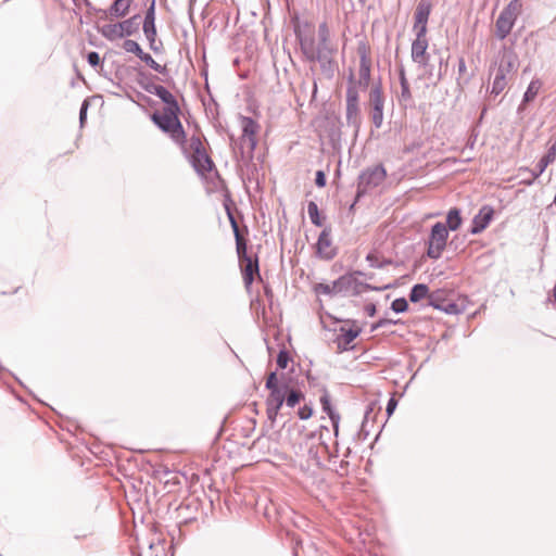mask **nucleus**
I'll use <instances>...</instances> for the list:
<instances>
[{
    "mask_svg": "<svg viewBox=\"0 0 556 556\" xmlns=\"http://www.w3.org/2000/svg\"><path fill=\"white\" fill-rule=\"evenodd\" d=\"M227 213L236 238V249L240 263L243 282L245 288L249 289L254 281V276L256 275L260 277L258 260L256 256L252 257L248 255L247 240L242 236L238 223L232 213L229 211V208H227Z\"/></svg>",
    "mask_w": 556,
    "mask_h": 556,
    "instance_id": "obj_1",
    "label": "nucleus"
},
{
    "mask_svg": "<svg viewBox=\"0 0 556 556\" xmlns=\"http://www.w3.org/2000/svg\"><path fill=\"white\" fill-rule=\"evenodd\" d=\"M182 154L190 160L194 169L201 175L206 176L211 173L214 164L208 156L202 137L199 132H193L179 146Z\"/></svg>",
    "mask_w": 556,
    "mask_h": 556,
    "instance_id": "obj_2",
    "label": "nucleus"
},
{
    "mask_svg": "<svg viewBox=\"0 0 556 556\" xmlns=\"http://www.w3.org/2000/svg\"><path fill=\"white\" fill-rule=\"evenodd\" d=\"M179 108H163L151 115L153 123L166 132L178 147L189 138L179 119Z\"/></svg>",
    "mask_w": 556,
    "mask_h": 556,
    "instance_id": "obj_3",
    "label": "nucleus"
},
{
    "mask_svg": "<svg viewBox=\"0 0 556 556\" xmlns=\"http://www.w3.org/2000/svg\"><path fill=\"white\" fill-rule=\"evenodd\" d=\"M520 11L521 3L518 0H513L501 12L495 23L496 36L500 39H504L510 33Z\"/></svg>",
    "mask_w": 556,
    "mask_h": 556,
    "instance_id": "obj_4",
    "label": "nucleus"
},
{
    "mask_svg": "<svg viewBox=\"0 0 556 556\" xmlns=\"http://www.w3.org/2000/svg\"><path fill=\"white\" fill-rule=\"evenodd\" d=\"M447 238V227L443 223L434 224L429 236L427 255L430 258H439L446 247Z\"/></svg>",
    "mask_w": 556,
    "mask_h": 556,
    "instance_id": "obj_5",
    "label": "nucleus"
},
{
    "mask_svg": "<svg viewBox=\"0 0 556 556\" xmlns=\"http://www.w3.org/2000/svg\"><path fill=\"white\" fill-rule=\"evenodd\" d=\"M495 211L490 205H483L472 218L470 233L478 235L488 228L494 218Z\"/></svg>",
    "mask_w": 556,
    "mask_h": 556,
    "instance_id": "obj_6",
    "label": "nucleus"
},
{
    "mask_svg": "<svg viewBox=\"0 0 556 556\" xmlns=\"http://www.w3.org/2000/svg\"><path fill=\"white\" fill-rule=\"evenodd\" d=\"M352 283V278L342 276L332 283H317L314 286V292L317 295H334L345 290Z\"/></svg>",
    "mask_w": 556,
    "mask_h": 556,
    "instance_id": "obj_7",
    "label": "nucleus"
},
{
    "mask_svg": "<svg viewBox=\"0 0 556 556\" xmlns=\"http://www.w3.org/2000/svg\"><path fill=\"white\" fill-rule=\"evenodd\" d=\"M286 400V390L283 388L269 391L266 399L267 417L274 421Z\"/></svg>",
    "mask_w": 556,
    "mask_h": 556,
    "instance_id": "obj_8",
    "label": "nucleus"
},
{
    "mask_svg": "<svg viewBox=\"0 0 556 556\" xmlns=\"http://www.w3.org/2000/svg\"><path fill=\"white\" fill-rule=\"evenodd\" d=\"M369 103L371 108L370 116L372 123L377 128H379L383 121V98L379 88L371 89Z\"/></svg>",
    "mask_w": 556,
    "mask_h": 556,
    "instance_id": "obj_9",
    "label": "nucleus"
},
{
    "mask_svg": "<svg viewBox=\"0 0 556 556\" xmlns=\"http://www.w3.org/2000/svg\"><path fill=\"white\" fill-rule=\"evenodd\" d=\"M387 177V172L382 165H376L367 168L361 175V185L365 188L377 187L381 185Z\"/></svg>",
    "mask_w": 556,
    "mask_h": 556,
    "instance_id": "obj_10",
    "label": "nucleus"
},
{
    "mask_svg": "<svg viewBox=\"0 0 556 556\" xmlns=\"http://www.w3.org/2000/svg\"><path fill=\"white\" fill-rule=\"evenodd\" d=\"M346 119L353 125L359 123L358 92L354 86L346 90Z\"/></svg>",
    "mask_w": 556,
    "mask_h": 556,
    "instance_id": "obj_11",
    "label": "nucleus"
},
{
    "mask_svg": "<svg viewBox=\"0 0 556 556\" xmlns=\"http://www.w3.org/2000/svg\"><path fill=\"white\" fill-rule=\"evenodd\" d=\"M242 140L253 150L256 146V136L260 130V125L251 117H241Z\"/></svg>",
    "mask_w": 556,
    "mask_h": 556,
    "instance_id": "obj_12",
    "label": "nucleus"
},
{
    "mask_svg": "<svg viewBox=\"0 0 556 556\" xmlns=\"http://www.w3.org/2000/svg\"><path fill=\"white\" fill-rule=\"evenodd\" d=\"M317 254L323 257L330 260L336 255V248L332 244L330 238V230L324 229L316 243Z\"/></svg>",
    "mask_w": 556,
    "mask_h": 556,
    "instance_id": "obj_13",
    "label": "nucleus"
},
{
    "mask_svg": "<svg viewBox=\"0 0 556 556\" xmlns=\"http://www.w3.org/2000/svg\"><path fill=\"white\" fill-rule=\"evenodd\" d=\"M361 329L356 326L345 327L342 326L337 336V344L340 350H349L352 348V342L358 337Z\"/></svg>",
    "mask_w": 556,
    "mask_h": 556,
    "instance_id": "obj_14",
    "label": "nucleus"
},
{
    "mask_svg": "<svg viewBox=\"0 0 556 556\" xmlns=\"http://www.w3.org/2000/svg\"><path fill=\"white\" fill-rule=\"evenodd\" d=\"M428 39L415 38L412 43V59L414 62L425 66L429 62V54L427 53Z\"/></svg>",
    "mask_w": 556,
    "mask_h": 556,
    "instance_id": "obj_15",
    "label": "nucleus"
},
{
    "mask_svg": "<svg viewBox=\"0 0 556 556\" xmlns=\"http://www.w3.org/2000/svg\"><path fill=\"white\" fill-rule=\"evenodd\" d=\"M139 20H140V16L139 15H135L128 20H125L116 25H114V33L117 34L118 36H129L131 35L134 31L137 30L138 26H139Z\"/></svg>",
    "mask_w": 556,
    "mask_h": 556,
    "instance_id": "obj_16",
    "label": "nucleus"
},
{
    "mask_svg": "<svg viewBox=\"0 0 556 556\" xmlns=\"http://www.w3.org/2000/svg\"><path fill=\"white\" fill-rule=\"evenodd\" d=\"M154 9H155V1L152 0L151 5L147 12L144 23H143V31L147 36V38L151 41L154 40L156 36V29L154 25Z\"/></svg>",
    "mask_w": 556,
    "mask_h": 556,
    "instance_id": "obj_17",
    "label": "nucleus"
},
{
    "mask_svg": "<svg viewBox=\"0 0 556 556\" xmlns=\"http://www.w3.org/2000/svg\"><path fill=\"white\" fill-rule=\"evenodd\" d=\"M431 3L429 0H420L414 13V23H427L431 13Z\"/></svg>",
    "mask_w": 556,
    "mask_h": 556,
    "instance_id": "obj_18",
    "label": "nucleus"
},
{
    "mask_svg": "<svg viewBox=\"0 0 556 556\" xmlns=\"http://www.w3.org/2000/svg\"><path fill=\"white\" fill-rule=\"evenodd\" d=\"M131 0H115L110 8V14L115 17H124L130 8Z\"/></svg>",
    "mask_w": 556,
    "mask_h": 556,
    "instance_id": "obj_19",
    "label": "nucleus"
},
{
    "mask_svg": "<svg viewBox=\"0 0 556 556\" xmlns=\"http://www.w3.org/2000/svg\"><path fill=\"white\" fill-rule=\"evenodd\" d=\"M155 94L165 103L164 108H179L174 94L163 86L155 88Z\"/></svg>",
    "mask_w": 556,
    "mask_h": 556,
    "instance_id": "obj_20",
    "label": "nucleus"
},
{
    "mask_svg": "<svg viewBox=\"0 0 556 556\" xmlns=\"http://www.w3.org/2000/svg\"><path fill=\"white\" fill-rule=\"evenodd\" d=\"M462 216L458 208H451L447 213L446 223L447 230L451 229L453 231L457 230L462 225Z\"/></svg>",
    "mask_w": 556,
    "mask_h": 556,
    "instance_id": "obj_21",
    "label": "nucleus"
},
{
    "mask_svg": "<svg viewBox=\"0 0 556 556\" xmlns=\"http://www.w3.org/2000/svg\"><path fill=\"white\" fill-rule=\"evenodd\" d=\"M429 293V288L424 283L415 285L409 293V300L414 303L425 299Z\"/></svg>",
    "mask_w": 556,
    "mask_h": 556,
    "instance_id": "obj_22",
    "label": "nucleus"
},
{
    "mask_svg": "<svg viewBox=\"0 0 556 556\" xmlns=\"http://www.w3.org/2000/svg\"><path fill=\"white\" fill-rule=\"evenodd\" d=\"M541 87H542V81L541 80H539V79L532 80L529 84L528 89H527V91L525 93L523 101L525 102H530V101L534 100V98L538 96Z\"/></svg>",
    "mask_w": 556,
    "mask_h": 556,
    "instance_id": "obj_23",
    "label": "nucleus"
},
{
    "mask_svg": "<svg viewBox=\"0 0 556 556\" xmlns=\"http://www.w3.org/2000/svg\"><path fill=\"white\" fill-rule=\"evenodd\" d=\"M371 62H359V85L367 87L370 79Z\"/></svg>",
    "mask_w": 556,
    "mask_h": 556,
    "instance_id": "obj_24",
    "label": "nucleus"
},
{
    "mask_svg": "<svg viewBox=\"0 0 556 556\" xmlns=\"http://www.w3.org/2000/svg\"><path fill=\"white\" fill-rule=\"evenodd\" d=\"M307 213H308V216L313 224H315L316 226H319V227L323 225V220L319 215V210L315 202L311 201L308 203Z\"/></svg>",
    "mask_w": 556,
    "mask_h": 556,
    "instance_id": "obj_25",
    "label": "nucleus"
},
{
    "mask_svg": "<svg viewBox=\"0 0 556 556\" xmlns=\"http://www.w3.org/2000/svg\"><path fill=\"white\" fill-rule=\"evenodd\" d=\"M507 81L505 74L502 71H498L493 81L492 92L496 94L502 92L505 89Z\"/></svg>",
    "mask_w": 556,
    "mask_h": 556,
    "instance_id": "obj_26",
    "label": "nucleus"
},
{
    "mask_svg": "<svg viewBox=\"0 0 556 556\" xmlns=\"http://www.w3.org/2000/svg\"><path fill=\"white\" fill-rule=\"evenodd\" d=\"M357 54L359 62H371L370 59V47L366 41H361L357 46Z\"/></svg>",
    "mask_w": 556,
    "mask_h": 556,
    "instance_id": "obj_27",
    "label": "nucleus"
},
{
    "mask_svg": "<svg viewBox=\"0 0 556 556\" xmlns=\"http://www.w3.org/2000/svg\"><path fill=\"white\" fill-rule=\"evenodd\" d=\"M320 403H321V406H323V409L324 412H326L328 414V416L330 417V419L333 421V422H337V419L339 418L332 410L331 408V404H330V399H329V395L327 393H325L321 397H320Z\"/></svg>",
    "mask_w": 556,
    "mask_h": 556,
    "instance_id": "obj_28",
    "label": "nucleus"
},
{
    "mask_svg": "<svg viewBox=\"0 0 556 556\" xmlns=\"http://www.w3.org/2000/svg\"><path fill=\"white\" fill-rule=\"evenodd\" d=\"M303 399L304 394L300 390H291L286 397V403L289 407H294Z\"/></svg>",
    "mask_w": 556,
    "mask_h": 556,
    "instance_id": "obj_29",
    "label": "nucleus"
},
{
    "mask_svg": "<svg viewBox=\"0 0 556 556\" xmlns=\"http://www.w3.org/2000/svg\"><path fill=\"white\" fill-rule=\"evenodd\" d=\"M555 157H556V147H555V146H553V147L548 150L547 154H546V155H544V156L541 159V161H540V163H541V165H542V167H541V172H542V170H543V169H544V168H545V167H546L551 162H553V161L555 160Z\"/></svg>",
    "mask_w": 556,
    "mask_h": 556,
    "instance_id": "obj_30",
    "label": "nucleus"
},
{
    "mask_svg": "<svg viewBox=\"0 0 556 556\" xmlns=\"http://www.w3.org/2000/svg\"><path fill=\"white\" fill-rule=\"evenodd\" d=\"M413 29L415 31L416 38H427V23H414Z\"/></svg>",
    "mask_w": 556,
    "mask_h": 556,
    "instance_id": "obj_31",
    "label": "nucleus"
},
{
    "mask_svg": "<svg viewBox=\"0 0 556 556\" xmlns=\"http://www.w3.org/2000/svg\"><path fill=\"white\" fill-rule=\"evenodd\" d=\"M391 307L396 313H403V312L407 311L408 304L405 299L401 298V299L394 300L392 302Z\"/></svg>",
    "mask_w": 556,
    "mask_h": 556,
    "instance_id": "obj_32",
    "label": "nucleus"
},
{
    "mask_svg": "<svg viewBox=\"0 0 556 556\" xmlns=\"http://www.w3.org/2000/svg\"><path fill=\"white\" fill-rule=\"evenodd\" d=\"M124 49L127 52H131V53H135L137 55H139L141 53V51H142L140 46L138 45V42H136L135 40H126L124 42Z\"/></svg>",
    "mask_w": 556,
    "mask_h": 556,
    "instance_id": "obj_33",
    "label": "nucleus"
},
{
    "mask_svg": "<svg viewBox=\"0 0 556 556\" xmlns=\"http://www.w3.org/2000/svg\"><path fill=\"white\" fill-rule=\"evenodd\" d=\"M265 386L269 391L275 390V389H280V387L278 386V378H277L276 372H270L267 376Z\"/></svg>",
    "mask_w": 556,
    "mask_h": 556,
    "instance_id": "obj_34",
    "label": "nucleus"
},
{
    "mask_svg": "<svg viewBox=\"0 0 556 556\" xmlns=\"http://www.w3.org/2000/svg\"><path fill=\"white\" fill-rule=\"evenodd\" d=\"M318 35H319L320 41L323 43H326L329 40L330 34H329V28H328L327 23H321L319 25Z\"/></svg>",
    "mask_w": 556,
    "mask_h": 556,
    "instance_id": "obj_35",
    "label": "nucleus"
},
{
    "mask_svg": "<svg viewBox=\"0 0 556 556\" xmlns=\"http://www.w3.org/2000/svg\"><path fill=\"white\" fill-rule=\"evenodd\" d=\"M289 361L290 358L286 351H281L277 356V365L282 369H285L288 366Z\"/></svg>",
    "mask_w": 556,
    "mask_h": 556,
    "instance_id": "obj_36",
    "label": "nucleus"
},
{
    "mask_svg": "<svg viewBox=\"0 0 556 556\" xmlns=\"http://www.w3.org/2000/svg\"><path fill=\"white\" fill-rule=\"evenodd\" d=\"M298 415L301 419H308L313 415V408L308 405H304L298 412Z\"/></svg>",
    "mask_w": 556,
    "mask_h": 556,
    "instance_id": "obj_37",
    "label": "nucleus"
},
{
    "mask_svg": "<svg viewBox=\"0 0 556 556\" xmlns=\"http://www.w3.org/2000/svg\"><path fill=\"white\" fill-rule=\"evenodd\" d=\"M88 59V62L91 66L96 67L100 64V56H99V53L92 51L88 54L87 56Z\"/></svg>",
    "mask_w": 556,
    "mask_h": 556,
    "instance_id": "obj_38",
    "label": "nucleus"
},
{
    "mask_svg": "<svg viewBox=\"0 0 556 556\" xmlns=\"http://www.w3.org/2000/svg\"><path fill=\"white\" fill-rule=\"evenodd\" d=\"M315 182L316 185L319 187V188H323L326 186V176H325V173L323 170H318L316 173V179H315Z\"/></svg>",
    "mask_w": 556,
    "mask_h": 556,
    "instance_id": "obj_39",
    "label": "nucleus"
},
{
    "mask_svg": "<svg viewBox=\"0 0 556 556\" xmlns=\"http://www.w3.org/2000/svg\"><path fill=\"white\" fill-rule=\"evenodd\" d=\"M396 405H397V401L394 396H392L389 402H388V405H387V413L389 416H391L393 414V412L395 410L396 408Z\"/></svg>",
    "mask_w": 556,
    "mask_h": 556,
    "instance_id": "obj_40",
    "label": "nucleus"
},
{
    "mask_svg": "<svg viewBox=\"0 0 556 556\" xmlns=\"http://www.w3.org/2000/svg\"><path fill=\"white\" fill-rule=\"evenodd\" d=\"M86 111H87V103L85 102L83 104V108L80 110V119L84 121L85 116H86Z\"/></svg>",
    "mask_w": 556,
    "mask_h": 556,
    "instance_id": "obj_41",
    "label": "nucleus"
},
{
    "mask_svg": "<svg viewBox=\"0 0 556 556\" xmlns=\"http://www.w3.org/2000/svg\"><path fill=\"white\" fill-rule=\"evenodd\" d=\"M308 58H309L311 60H315V59H317V56L314 54V52H312V53L308 55Z\"/></svg>",
    "mask_w": 556,
    "mask_h": 556,
    "instance_id": "obj_42",
    "label": "nucleus"
}]
</instances>
